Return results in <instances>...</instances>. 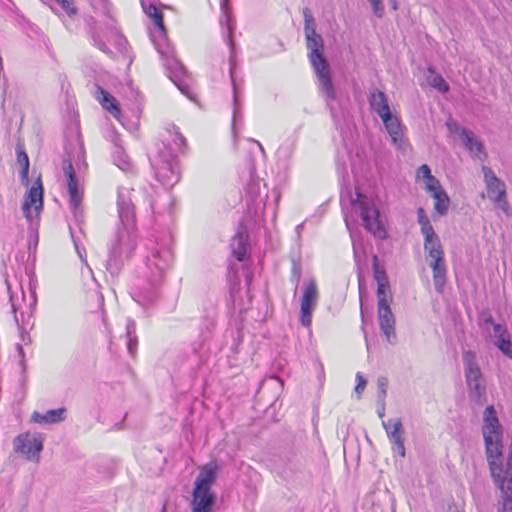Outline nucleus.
I'll list each match as a JSON object with an SVG mask.
<instances>
[{"mask_svg":"<svg viewBox=\"0 0 512 512\" xmlns=\"http://www.w3.org/2000/svg\"><path fill=\"white\" fill-rule=\"evenodd\" d=\"M372 6L373 13L378 17L382 18L384 14V7L381 0H368Z\"/></svg>","mask_w":512,"mask_h":512,"instance_id":"nucleus-48","label":"nucleus"},{"mask_svg":"<svg viewBox=\"0 0 512 512\" xmlns=\"http://www.w3.org/2000/svg\"><path fill=\"white\" fill-rule=\"evenodd\" d=\"M417 174L419 177H422L424 178L425 180H428L429 178H431L433 175L431 174V169L428 165L426 164H423L421 165L418 170H417Z\"/></svg>","mask_w":512,"mask_h":512,"instance_id":"nucleus-53","label":"nucleus"},{"mask_svg":"<svg viewBox=\"0 0 512 512\" xmlns=\"http://www.w3.org/2000/svg\"><path fill=\"white\" fill-rule=\"evenodd\" d=\"M345 223H346L347 228H348L349 230H351V228H350V223H349V220H348V218H347V217H345Z\"/></svg>","mask_w":512,"mask_h":512,"instance_id":"nucleus-61","label":"nucleus"},{"mask_svg":"<svg viewBox=\"0 0 512 512\" xmlns=\"http://www.w3.org/2000/svg\"><path fill=\"white\" fill-rule=\"evenodd\" d=\"M66 12L69 17H74L77 14V8L74 5V0H56Z\"/></svg>","mask_w":512,"mask_h":512,"instance_id":"nucleus-43","label":"nucleus"},{"mask_svg":"<svg viewBox=\"0 0 512 512\" xmlns=\"http://www.w3.org/2000/svg\"><path fill=\"white\" fill-rule=\"evenodd\" d=\"M368 100H369L370 107L376 113H378L379 111H383L390 107L385 93L380 91L377 88H373L370 90Z\"/></svg>","mask_w":512,"mask_h":512,"instance_id":"nucleus-28","label":"nucleus"},{"mask_svg":"<svg viewBox=\"0 0 512 512\" xmlns=\"http://www.w3.org/2000/svg\"><path fill=\"white\" fill-rule=\"evenodd\" d=\"M43 206V188L40 180L35 182L28 191L27 197L23 203V213L26 218L31 219L30 211L33 207L35 212H39Z\"/></svg>","mask_w":512,"mask_h":512,"instance_id":"nucleus-20","label":"nucleus"},{"mask_svg":"<svg viewBox=\"0 0 512 512\" xmlns=\"http://www.w3.org/2000/svg\"><path fill=\"white\" fill-rule=\"evenodd\" d=\"M214 327V320L213 318H210L208 321H207V324H206V328L207 330H210L211 328Z\"/></svg>","mask_w":512,"mask_h":512,"instance_id":"nucleus-57","label":"nucleus"},{"mask_svg":"<svg viewBox=\"0 0 512 512\" xmlns=\"http://www.w3.org/2000/svg\"><path fill=\"white\" fill-rule=\"evenodd\" d=\"M248 231L243 225H239L236 234L232 237L230 247L233 256L238 261H243L247 253Z\"/></svg>","mask_w":512,"mask_h":512,"instance_id":"nucleus-21","label":"nucleus"},{"mask_svg":"<svg viewBox=\"0 0 512 512\" xmlns=\"http://www.w3.org/2000/svg\"><path fill=\"white\" fill-rule=\"evenodd\" d=\"M107 30L108 35L107 39L110 40V38L115 37L116 43L121 46L122 44L126 43V39L123 37V35L119 32V30L114 27L112 24H107Z\"/></svg>","mask_w":512,"mask_h":512,"instance_id":"nucleus-42","label":"nucleus"},{"mask_svg":"<svg viewBox=\"0 0 512 512\" xmlns=\"http://www.w3.org/2000/svg\"><path fill=\"white\" fill-rule=\"evenodd\" d=\"M304 17V35L305 36H315L317 33L316 28V20L313 17L309 8L305 7L302 10Z\"/></svg>","mask_w":512,"mask_h":512,"instance_id":"nucleus-35","label":"nucleus"},{"mask_svg":"<svg viewBox=\"0 0 512 512\" xmlns=\"http://www.w3.org/2000/svg\"><path fill=\"white\" fill-rule=\"evenodd\" d=\"M494 345L508 358L512 359V343L508 332H502V335H496Z\"/></svg>","mask_w":512,"mask_h":512,"instance_id":"nucleus-33","label":"nucleus"},{"mask_svg":"<svg viewBox=\"0 0 512 512\" xmlns=\"http://www.w3.org/2000/svg\"><path fill=\"white\" fill-rule=\"evenodd\" d=\"M429 266L433 271V281L435 289L438 292H442L443 287L446 282V265L445 262L437 263V262H429Z\"/></svg>","mask_w":512,"mask_h":512,"instance_id":"nucleus-29","label":"nucleus"},{"mask_svg":"<svg viewBox=\"0 0 512 512\" xmlns=\"http://www.w3.org/2000/svg\"><path fill=\"white\" fill-rule=\"evenodd\" d=\"M441 242L437 235H435L433 238H430L427 242V239L424 240V249L425 251H430V249H436L441 248Z\"/></svg>","mask_w":512,"mask_h":512,"instance_id":"nucleus-47","label":"nucleus"},{"mask_svg":"<svg viewBox=\"0 0 512 512\" xmlns=\"http://www.w3.org/2000/svg\"><path fill=\"white\" fill-rule=\"evenodd\" d=\"M66 409L64 407L51 409L45 413L33 412L31 420L38 424H56L65 419Z\"/></svg>","mask_w":512,"mask_h":512,"instance_id":"nucleus-24","label":"nucleus"},{"mask_svg":"<svg viewBox=\"0 0 512 512\" xmlns=\"http://www.w3.org/2000/svg\"><path fill=\"white\" fill-rule=\"evenodd\" d=\"M145 12L154 22V29L150 31V39L156 51L163 60V65L169 71L171 81L188 99L192 100V88L190 77L183 65L174 55V49L170 45L163 21L162 12L154 5L145 8Z\"/></svg>","mask_w":512,"mask_h":512,"instance_id":"nucleus-2","label":"nucleus"},{"mask_svg":"<svg viewBox=\"0 0 512 512\" xmlns=\"http://www.w3.org/2000/svg\"><path fill=\"white\" fill-rule=\"evenodd\" d=\"M505 474L507 475V477H512V438L509 445V453L506 460Z\"/></svg>","mask_w":512,"mask_h":512,"instance_id":"nucleus-52","label":"nucleus"},{"mask_svg":"<svg viewBox=\"0 0 512 512\" xmlns=\"http://www.w3.org/2000/svg\"><path fill=\"white\" fill-rule=\"evenodd\" d=\"M503 436L484 438L485 453L489 465L490 474L493 480L507 477L503 474L502 465V443Z\"/></svg>","mask_w":512,"mask_h":512,"instance_id":"nucleus-9","label":"nucleus"},{"mask_svg":"<svg viewBox=\"0 0 512 512\" xmlns=\"http://www.w3.org/2000/svg\"><path fill=\"white\" fill-rule=\"evenodd\" d=\"M482 435L483 438L503 436V426L499 422L496 410L493 405L486 407L484 410Z\"/></svg>","mask_w":512,"mask_h":512,"instance_id":"nucleus-18","label":"nucleus"},{"mask_svg":"<svg viewBox=\"0 0 512 512\" xmlns=\"http://www.w3.org/2000/svg\"><path fill=\"white\" fill-rule=\"evenodd\" d=\"M17 349L20 354H23V348L20 345H17Z\"/></svg>","mask_w":512,"mask_h":512,"instance_id":"nucleus-62","label":"nucleus"},{"mask_svg":"<svg viewBox=\"0 0 512 512\" xmlns=\"http://www.w3.org/2000/svg\"><path fill=\"white\" fill-rule=\"evenodd\" d=\"M430 85L440 92H448L449 90V84L440 74L433 77V79L430 81Z\"/></svg>","mask_w":512,"mask_h":512,"instance_id":"nucleus-40","label":"nucleus"},{"mask_svg":"<svg viewBox=\"0 0 512 512\" xmlns=\"http://www.w3.org/2000/svg\"><path fill=\"white\" fill-rule=\"evenodd\" d=\"M482 172L490 200L507 213L510 207L506 200V186L504 182L496 176L490 167L483 166Z\"/></svg>","mask_w":512,"mask_h":512,"instance_id":"nucleus-10","label":"nucleus"},{"mask_svg":"<svg viewBox=\"0 0 512 512\" xmlns=\"http://www.w3.org/2000/svg\"><path fill=\"white\" fill-rule=\"evenodd\" d=\"M302 465L295 456L279 457L273 463V472L286 482L294 480L301 472Z\"/></svg>","mask_w":512,"mask_h":512,"instance_id":"nucleus-13","label":"nucleus"},{"mask_svg":"<svg viewBox=\"0 0 512 512\" xmlns=\"http://www.w3.org/2000/svg\"><path fill=\"white\" fill-rule=\"evenodd\" d=\"M16 451L24 454L28 459L39 458V454L43 449V440L40 436L21 434L14 440Z\"/></svg>","mask_w":512,"mask_h":512,"instance_id":"nucleus-15","label":"nucleus"},{"mask_svg":"<svg viewBox=\"0 0 512 512\" xmlns=\"http://www.w3.org/2000/svg\"><path fill=\"white\" fill-rule=\"evenodd\" d=\"M103 133L105 139L113 145V149H117V146H123L122 139L113 126H107Z\"/></svg>","mask_w":512,"mask_h":512,"instance_id":"nucleus-36","label":"nucleus"},{"mask_svg":"<svg viewBox=\"0 0 512 512\" xmlns=\"http://www.w3.org/2000/svg\"><path fill=\"white\" fill-rule=\"evenodd\" d=\"M389 288L388 282H380L378 283L377 288V297H378V306L381 305L383 301L384 304H389V299L386 295V290Z\"/></svg>","mask_w":512,"mask_h":512,"instance_id":"nucleus-44","label":"nucleus"},{"mask_svg":"<svg viewBox=\"0 0 512 512\" xmlns=\"http://www.w3.org/2000/svg\"><path fill=\"white\" fill-rule=\"evenodd\" d=\"M429 258L431 259L430 262H437L441 263L444 262V252L442 247L436 248V249H430V251H427Z\"/></svg>","mask_w":512,"mask_h":512,"instance_id":"nucleus-45","label":"nucleus"},{"mask_svg":"<svg viewBox=\"0 0 512 512\" xmlns=\"http://www.w3.org/2000/svg\"><path fill=\"white\" fill-rule=\"evenodd\" d=\"M216 502L214 492L197 491L194 489V512H211Z\"/></svg>","mask_w":512,"mask_h":512,"instance_id":"nucleus-25","label":"nucleus"},{"mask_svg":"<svg viewBox=\"0 0 512 512\" xmlns=\"http://www.w3.org/2000/svg\"><path fill=\"white\" fill-rule=\"evenodd\" d=\"M377 115L381 118L384 125H386L387 123H389L390 121L397 117L392 114L390 107L383 111H379Z\"/></svg>","mask_w":512,"mask_h":512,"instance_id":"nucleus-50","label":"nucleus"},{"mask_svg":"<svg viewBox=\"0 0 512 512\" xmlns=\"http://www.w3.org/2000/svg\"><path fill=\"white\" fill-rule=\"evenodd\" d=\"M126 336H127V350L128 353L134 357L137 353L138 337L136 335V324L132 319L127 320L126 324Z\"/></svg>","mask_w":512,"mask_h":512,"instance_id":"nucleus-30","label":"nucleus"},{"mask_svg":"<svg viewBox=\"0 0 512 512\" xmlns=\"http://www.w3.org/2000/svg\"><path fill=\"white\" fill-rule=\"evenodd\" d=\"M421 233L423 234L424 236V240L427 239V242L429 241L430 238H433L435 235H437L434 231V228L433 226L431 225V223H428V224H425V225H422L421 226Z\"/></svg>","mask_w":512,"mask_h":512,"instance_id":"nucleus-49","label":"nucleus"},{"mask_svg":"<svg viewBox=\"0 0 512 512\" xmlns=\"http://www.w3.org/2000/svg\"><path fill=\"white\" fill-rule=\"evenodd\" d=\"M10 303H11V311L14 314V321L17 327L22 330L25 326V314L23 312L20 313V316L17 314V306L14 302V296L10 294Z\"/></svg>","mask_w":512,"mask_h":512,"instance_id":"nucleus-37","label":"nucleus"},{"mask_svg":"<svg viewBox=\"0 0 512 512\" xmlns=\"http://www.w3.org/2000/svg\"><path fill=\"white\" fill-rule=\"evenodd\" d=\"M249 141L253 144H255L259 150V152L264 155V149L262 147V145L260 144V142L256 141L255 139H249Z\"/></svg>","mask_w":512,"mask_h":512,"instance_id":"nucleus-56","label":"nucleus"},{"mask_svg":"<svg viewBox=\"0 0 512 512\" xmlns=\"http://www.w3.org/2000/svg\"><path fill=\"white\" fill-rule=\"evenodd\" d=\"M460 136L465 148L473 157L481 158V155H485L483 143L475 137L473 132L462 128Z\"/></svg>","mask_w":512,"mask_h":512,"instance_id":"nucleus-23","label":"nucleus"},{"mask_svg":"<svg viewBox=\"0 0 512 512\" xmlns=\"http://www.w3.org/2000/svg\"><path fill=\"white\" fill-rule=\"evenodd\" d=\"M220 8H221V16L219 19V22L221 25L227 26V36L226 41L230 47V57H229V66H230V78L233 86V119H232V132L234 139L236 140L237 137V128H236V122L238 118L241 117L240 113V106L237 99V91H236V84L233 76V71L235 68V56H234V42L232 39V33L234 26L232 24V14H231V8L229 6V0H220Z\"/></svg>","mask_w":512,"mask_h":512,"instance_id":"nucleus-6","label":"nucleus"},{"mask_svg":"<svg viewBox=\"0 0 512 512\" xmlns=\"http://www.w3.org/2000/svg\"><path fill=\"white\" fill-rule=\"evenodd\" d=\"M98 90L99 93L102 95V97L99 98V100L103 108H105L107 111L111 112L113 115L116 116V114L120 112L116 99L103 88L98 87Z\"/></svg>","mask_w":512,"mask_h":512,"instance_id":"nucleus-34","label":"nucleus"},{"mask_svg":"<svg viewBox=\"0 0 512 512\" xmlns=\"http://www.w3.org/2000/svg\"><path fill=\"white\" fill-rule=\"evenodd\" d=\"M356 381H357V384L355 386V391L356 393L360 394L364 391L365 387H366V384H367V381L366 379L362 376L361 373H357L356 374Z\"/></svg>","mask_w":512,"mask_h":512,"instance_id":"nucleus-51","label":"nucleus"},{"mask_svg":"<svg viewBox=\"0 0 512 512\" xmlns=\"http://www.w3.org/2000/svg\"><path fill=\"white\" fill-rule=\"evenodd\" d=\"M185 429H186V432H191L192 433V429L188 425H186Z\"/></svg>","mask_w":512,"mask_h":512,"instance_id":"nucleus-64","label":"nucleus"},{"mask_svg":"<svg viewBox=\"0 0 512 512\" xmlns=\"http://www.w3.org/2000/svg\"><path fill=\"white\" fill-rule=\"evenodd\" d=\"M351 238H352V241H353V249H354V252L356 253V244H355L354 236H353L352 233H351Z\"/></svg>","mask_w":512,"mask_h":512,"instance_id":"nucleus-60","label":"nucleus"},{"mask_svg":"<svg viewBox=\"0 0 512 512\" xmlns=\"http://www.w3.org/2000/svg\"><path fill=\"white\" fill-rule=\"evenodd\" d=\"M63 171L67 179V191L69 195V205L71 211L77 216L81 208L83 199V190L81 189L78 179L76 177L73 165L71 161H63Z\"/></svg>","mask_w":512,"mask_h":512,"instance_id":"nucleus-12","label":"nucleus"},{"mask_svg":"<svg viewBox=\"0 0 512 512\" xmlns=\"http://www.w3.org/2000/svg\"><path fill=\"white\" fill-rule=\"evenodd\" d=\"M425 184L426 189L431 193V195L434 194L435 191L442 189L439 180L435 176H432L428 180H425Z\"/></svg>","mask_w":512,"mask_h":512,"instance_id":"nucleus-46","label":"nucleus"},{"mask_svg":"<svg viewBox=\"0 0 512 512\" xmlns=\"http://www.w3.org/2000/svg\"><path fill=\"white\" fill-rule=\"evenodd\" d=\"M173 253L167 244L156 242L148 248L141 270L146 284L135 294V300L141 305L155 301L159 295L158 287L162 283L165 272L171 266Z\"/></svg>","mask_w":512,"mask_h":512,"instance_id":"nucleus-4","label":"nucleus"},{"mask_svg":"<svg viewBox=\"0 0 512 512\" xmlns=\"http://www.w3.org/2000/svg\"><path fill=\"white\" fill-rule=\"evenodd\" d=\"M17 162L21 166L20 177L22 183H28V173H29V158L27 153L23 150L21 145H17Z\"/></svg>","mask_w":512,"mask_h":512,"instance_id":"nucleus-32","label":"nucleus"},{"mask_svg":"<svg viewBox=\"0 0 512 512\" xmlns=\"http://www.w3.org/2000/svg\"><path fill=\"white\" fill-rule=\"evenodd\" d=\"M134 189L121 186L117 192V212L121 227L109 247L106 268L112 276L118 275L124 262L128 259L137 245L135 234V204Z\"/></svg>","mask_w":512,"mask_h":512,"instance_id":"nucleus-1","label":"nucleus"},{"mask_svg":"<svg viewBox=\"0 0 512 512\" xmlns=\"http://www.w3.org/2000/svg\"><path fill=\"white\" fill-rule=\"evenodd\" d=\"M378 321L380 329L385 336L386 340L394 345L397 340L396 331H395V317L392 313L389 304H384L381 302V305L378 306Z\"/></svg>","mask_w":512,"mask_h":512,"instance_id":"nucleus-16","label":"nucleus"},{"mask_svg":"<svg viewBox=\"0 0 512 512\" xmlns=\"http://www.w3.org/2000/svg\"><path fill=\"white\" fill-rule=\"evenodd\" d=\"M431 196L435 200L434 209L436 210V212L440 216L445 215L448 212L450 204V199L446 191L442 188L441 190L435 191V193L432 194Z\"/></svg>","mask_w":512,"mask_h":512,"instance_id":"nucleus-31","label":"nucleus"},{"mask_svg":"<svg viewBox=\"0 0 512 512\" xmlns=\"http://www.w3.org/2000/svg\"><path fill=\"white\" fill-rule=\"evenodd\" d=\"M113 163L124 172H132L133 164L129 156L124 151L123 146H117V149L112 150Z\"/></svg>","mask_w":512,"mask_h":512,"instance_id":"nucleus-27","label":"nucleus"},{"mask_svg":"<svg viewBox=\"0 0 512 512\" xmlns=\"http://www.w3.org/2000/svg\"><path fill=\"white\" fill-rule=\"evenodd\" d=\"M383 428L387 433L393 450L397 451L401 457H405L406 449L404 445V427L400 418H391L382 422Z\"/></svg>","mask_w":512,"mask_h":512,"instance_id":"nucleus-14","label":"nucleus"},{"mask_svg":"<svg viewBox=\"0 0 512 512\" xmlns=\"http://www.w3.org/2000/svg\"><path fill=\"white\" fill-rule=\"evenodd\" d=\"M308 58L318 80L319 90L326 102L336 99V89L332 82L329 63L324 55V40L320 34L305 36Z\"/></svg>","mask_w":512,"mask_h":512,"instance_id":"nucleus-5","label":"nucleus"},{"mask_svg":"<svg viewBox=\"0 0 512 512\" xmlns=\"http://www.w3.org/2000/svg\"><path fill=\"white\" fill-rule=\"evenodd\" d=\"M385 128L391 137L393 145L397 149L405 151L408 144L404 137V127L400 119L398 117L394 118L385 125Z\"/></svg>","mask_w":512,"mask_h":512,"instance_id":"nucleus-22","label":"nucleus"},{"mask_svg":"<svg viewBox=\"0 0 512 512\" xmlns=\"http://www.w3.org/2000/svg\"><path fill=\"white\" fill-rule=\"evenodd\" d=\"M384 412H385V408H384V404H383L382 408L378 411V415L380 418L384 417Z\"/></svg>","mask_w":512,"mask_h":512,"instance_id":"nucleus-59","label":"nucleus"},{"mask_svg":"<svg viewBox=\"0 0 512 512\" xmlns=\"http://www.w3.org/2000/svg\"><path fill=\"white\" fill-rule=\"evenodd\" d=\"M85 23H86V27H87V34L89 35L92 45L95 46L100 51H102L103 53H105L107 55H111L112 51L106 45V43L101 39V37L97 31L95 18L92 16H87L85 18Z\"/></svg>","mask_w":512,"mask_h":512,"instance_id":"nucleus-26","label":"nucleus"},{"mask_svg":"<svg viewBox=\"0 0 512 512\" xmlns=\"http://www.w3.org/2000/svg\"><path fill=\"white\" fill-rule=\"evenodd\" d=\"M388 379L385 376H381L377 379L378 388V399L384 403V399L387 395Z\"/></svg>","mask_w":512,"mask_h":512,"instance_id":"nucleus-39","label":"nucleus"},{"mask_svg":"<svg viewBox=\"0 0 512 512\" xmlns=\"http://www.w3.org/2000/svg\"><path fill=\"white\" fill-rule=\"evenodd\" d=\"M92 5L96 10H100L106 17L112 18L110 14V2L108 0H92Z\"/></svg>","mask_w":512,"mask_h":512,"instance_id":"nucleus-41","label":"nucleus"},{"mask_svg":"<svg viewBox=\"0 0 512 512\" xmlns=\"http://www.w3.org/2000/svg\"><path fill=\"white\" fill-rule=\"evenodd\" d=\"M484 322L486 324H493L495 323L494 320H493V317L491 315H488L485 319H484Z\"/></svg>","mask_w":512,"mask_h":512,"instance_id":"nucleus-58","label":"nucleus"},{"mask_svg":"<svg viewBox=\"0 0 512 512\" xmlns=\"http://www.w3.org/2000/svg\"><path fill=\"white\" fill-rule=\"evenodd\" d=\"M463 364L469 398L476 404L483 405L486 400V388L481 384L482 372L472 351L463 353Z\"/></svg>","mask_w":512,"mask_h":512,"instance_id":"nucleus-7","label":"nucleus"},{"mask_svg":"<svg viewBox=\"0 0 512 512\" xmlns=\"http://www.w3.org/2000/svg\"><path fill=\"white\" fill-rule=\"evenodd\" d=\"M318 289L314 279H310L303 287L300 301L299 321L302 326L309 328L312 323V313L318 301Z\"/></svg>","mask_w":512,"mask_h":512,"instance_id":"nucleus-11","label":"nucleus"},{"mask_svg":"<svg viewBox=\"0 0 512 512\" xmlns=\"http://www.w3.org/2000/svg\"><path fill=\"white\" fill-rule=\"evenodd\" d=\"M186 146L179 128L171 125L163 136L157 154L150 160L155 179L165 189L173 187L180 179L178 156Z\"/></svg>","mask_w":512,"mask_h":512,"instance_id":"nucleus-3","label":"nucleus"},{"mask_svg":"<svg viewBox=\"0 0 512 512\" xmlns=\"http://www.w3.org/2000/svg\"><path fill=\"white\" fill-rule=\"evenodd\" d=\"M500 490L497 512H512V476L493 480Z\"/></svg>","mask_w":512,"mask_h":512,"instance_id":"nucleus-19","label":"nucleus"},{"mask_svg":"<svg viewBox=\"0 0 512 512\" xmlns=\"http://www.w3.org/2000/svg\"><path fill=\"white\" fill-rule=\"evenodd\" d=\"M351 204L356 212L359 213L365 229L371 232L374 236L380 239H385L387 233L379 219V211L372 200L360 193H357V199L351 200Z\"/></svg>","mask_w":512,"mask_h":512,"instance_id":"nucleus-8","label":"nucleus"},{"mask_svg":"<svg viewBox=\"0 0 512 512\" xmlns=\"http://www.w3.org/2000/svg\"><path fill=\"white\" fill-rule=\"evenodd\" d=\"M493 330H494V334L495 336L496 335H502V332H508L506 328H504L501 324L499 323H493Z\"/></svg>","mask_w":512,"mask_h":512,"instance_id":"nucleus-55","label":"nucleus"},{"mask_svg":"<svg viewBox=\"0 0 512 512\" xmlns=\"http://www.w3.org/2000/svg\"><path fill=\"white\" fill-rule=\"evenodd\" d=\"M373 272H374V278L377 281V283L388 282L385 271L383 269H381L379 266L377 255L373 256Z\"/></svg>","mask_w":512,"mask_h":512,"instance_id":"nucleus-38","label":"nucleus"},{"mask_svg":"<svg viewBox=\"0 0 512 512\" xmlns=\"http://www.w3.org/2000/svg\"><path fill=\"white\" fill-rule=\"evenodd\" d=\"M2 61H3L2 57L0 56V71H2V69H3V64H2L3 62Z\"/></svg>","mask_w":512,"mask_h":512,"instance_id":"nucleus-63","label":"nucleus"},{"mask_svg":"<svg viewBox=\"0 0 512 512\" xmlns=\"http://www.w3.org/2000/svg\"><path fill=\"white\" fill-rule=\"evenodd\" d=\"M417 216H418V223L420 226L430 223L429 218L425 214V211L422 207L418 208L417 210Z\"/></svg>","mask_w":512,"mask_h":512,"instance_id":"nucleus-54","label":"nucleus"},{"mask_svg":"<svg viewBox=\"0 0 512 512\" xmlns=\"http://www.w3.org/2000/svg\"><path fill=\"white\" fill-rule=\"evenodd\" d=\"M218 472L219 466L216 462L211 461L204 465L194 481V489L197 491L212 492L211 486L215 483Z\"/></svg>","mask_w":512,"mask_h":512,"instance_id":"nucleus-17","label":"nucleus"}]
</instances>
